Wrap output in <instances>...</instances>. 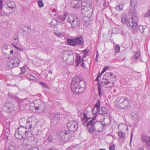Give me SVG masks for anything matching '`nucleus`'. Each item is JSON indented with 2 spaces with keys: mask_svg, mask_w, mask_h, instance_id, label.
I'll return each mask as SVG.
<instances>
[{
  "mask_svg": "<svg viewBox=\"0 0 150 150\" xmlns=\"http://www.w3.org/2000/svg\"><path fill=\"white\" fill-rule=\"evenodd\" d=\"M82 17L81 18V19L83 24H85L86 23L87 21H89V17L86 16H85L84 15H82Z\"/></svg>",
  "mask_w": 150,
  "mask_h": 150,
  "instance_id": "nucleus-19",
  "label": "nucleus"
},
{
  "mask_svg": "<svg viewBox=\"0 0 150 150\" xmlns=\"http://www.w3.org/2000/svg\"><path fill=\"white\" fill-rule=\"evenodd\" d=\"M108 68L107 67H104L103 68V70L101 71V73L100 74H103L106 71V69Z\"/></svg>",
  "mask_w": 150,
  "mask_h": 150,
  "instance_id": "nucleus-49",
  "label": "nucleus"
},
{
  "mask_svg": "<svg viewBox=\"0 0 150 150\" xmlns=\"http://www.w3.org/2000/svg\"><path fill=\"white\" fill-rule=\"evenodd\" d=\"M52 13L54 15H56V9H53L52 10Z\"/></svg>",
  "mask_w": 150,
  "mask_h": 150,
  "instance_id": "nucleus-51",
  "label": "nucleus"
},
{
  "mask_svg": "<svg viewBox=\"0 0 150 150\" xmlns=\"http://www.w3.org/2000/svg\"><path fill=\"white\" fill-rule=\"evenodd\" d=\"M102 75V74L100 73L97 75L96 79L95 80V81H99V78Z\"/></svg>",
  "mask_w": 150,
  "mask_h": 150,
  "instance_id": "nucleus-47",
  "label": "nucleus"
},
{
  "mask_svg": "<svg viewBox=\"0 0 150 150\" xmlns=\"http://www.w3.org/2000/svg\"><path fill=\"white\" fill-rule=\"evenodd\" d=\"M38 6L40 8H41L44 6L43 3L41 0H39L38 1Z\"/></svg>",
  "mask_w": 150,
  "mask_h": 150,
  "instance_id": "nucleus-34",
  "label": "nucleus"
},
{
  "mask_svg": "<svg viewBox=\"0 0 150 150\" xmlns=\"http://www.w3.org/2000/svg\"><path fill=\"white\" fill-rule=\"evenodd\" d=\"M137 4V0H131L129 12L132 16V18L127 19V16L125 15H122L121 17L122 23L125 24H127L128 26L132 28L134 31L136 30L138 28V25L137 23V15L135 9V6Z\"/></svg>",
  "mask_w": 150,
  "mask_h": 150,
  "instance_id": "nucleus-1",
  "label": "nucleus"
},
{
  "mask_svg": "<svg viewBox=\"0 0 150 150\" xmlns=\"http://www.w3.org/2000/svg\"><path fill=\"white\" fill-rule=\"evenodd\" d=\"M84 60L83 59H82V61L81 62V66L83 67H84L85 66H84V62H83Z\"/></svg>",
  "mask_w": 150,
  "mask_h": 150,
  "instance_id": "nucleus-56",
  "label": "nucleus"
},
{
  "mask_svg": "<svg viewBox=\"0 0 150 150\" xmlns=\"http://www.w3.org/2000/svg\"><path fill=\"white\" fill-rule=\"evenodd\" d=\"M90 7V9H88V8H85L83 7V8H81V12L82 13L81 14V15H83L84 14H85V12L87 11H88L89 10H91V8H92L91 6H89Z\"/></svg>",
  "mask_w": 150,
  "mask_h": 150,
  "instance_id": "nucleus-28",
  "label": "nucleus"
},
{
  "mask_svg": "<svg viewBox=\"0 0 150 150\" xmlns=\"http://www.w3.org/2000/svg\"><path fill=\"white\" fill-rule=\"evenodd\" d=\"M118 106L122 108H125L130 105L129 100L126 97H122L118 100Z\"/></svg>",
  "mask_w": 150,
  "mask_h": 150,
  "instance_id": "nucleus-6",
  "label": "nucleus"
},
{
  "mask_svg": "<svg viewBox=\"0 0 150 150\" xmlns=\"http://www.w3.org/2000/svg\"><path fill=\"white\" fill-rule=\"evenodd\" d=\"M86 87L85 81L81 76H75L73 77L71 83V89L75 94L82 93L83 89Z\"/></svg>",
  "mask_w": 150,
  "mask_h": 150,
  "instance_id": "nucleus-2",
  "label": "nucleus"
},
{
  "mask_svg": "<svg viewBox=\"0 0 150 150\" xmlns=\"http://www.w3.org/2000/svg\"><path fill=\"white\" fill-rule=\"evenodd\" d=\"M68 21L71 24L72 28H77L80 25L79 20L76 15L73 14L69 15L68 18Z\"/></svg>",
  "mask_w": 150,
  "mask_h": 150,
  "instance_id": "nucleus-4",
  "label": "nucleus"
},
{
  "mask_svg": "<svg viewBox=\"0 0 150 150\" xmlns=\"http://www.w3.org/2000/svg\"><path fill=\"white\" fill-rule=\"evenodd\" d=\"M9 150H14V148L12 146H10L9 147Z\"/></svg>",
  "mask_w": 150,
  "mask_h": 150,
  "instance_id": "nucleus-58",
  "label": "nucleus"
},
{
  "mask_svg": "<svg viewBox=\"0 0 150 150\" xmlns=\"http://www.w3.org/2000/svg\"><path fill=\"white\" fill-rule=\"evenodd\" d=\"M98 57H96V58H95L96 61L97 62H98Z\"/></svg>",
  "mask_w": 150,
  "mask_h": 150,
  "instance_id": "nucleus-63",
  "label": "nucleus"
},
{
  "mask_svg": "<svg viewBox=\"0 0 150 150\" xmlns=\"http://www.w3.org/2000/svg\"><path fill=\"white\" fill-rule=\"evenodd\" d=\"M139 113L137 112L135 113H134L132 115V118L135 120H137L139 117Z\"/></svg>",
  "mask_w": 150,
  "mask_h": 150,
  "instance_id": "nucleus-25",
  "label": "nucleus"
},
{
  "mask_svg": "<svg viewBox=\"0 0 150 150\" xmlns=\"http://www.w3.org/2000/svg\"><path fill=\"white\" fill-rule=\"evenodd\" d=\"M11 60L15 67L18 66L20 62V59L16 57H14Z\"/></svg>",
  "mask_w": 150,
  "mask_h": 150,
  "instance_id": "nucleus-13",
  "label": "nucleus"
},
{
  "mask_svg": "<svg viewBox=\"0 0 150 150\" xmlns=\"http://www.w3.org/2000/svg\"><path fill=\"white\" fill-rule=\"evenodd\" d=\"M3 1L2 0H0V9L2 8Z\"/></svg>",
  "mask_w": 150,
  "mask_h": 150,
  "instance_id": "nucleus-53",
  "label": "nucleus"
},
{
  "mask_svg": "<svg viewBox=\"0 0 150 150\" xmlns=\"http://www.w3.org/2000/svg\"><path fill=\"white\" fill-rule=\"evenodd\" d=\"M92 8H91V10H89L86 11L85 12V14L84 15L85 16H86L89 17L91 16L92 15Z\"/></svg>",
  "mask_w": 150,
  "mask_h": 150,
  "instance_id": "nucleus-21",
  "label": "nucleus"
},
{
  "mask_svg": "<svg viewBox=\"0 0 150 150\" xmlns=\"http://www.w3.org/2000/svg\"><path fill=\"white\" fill-rule=\"evenodd\" d=\"M95 129V126H92L89 128L88 131L91 133H93Z\"/></svg>",
  "mask_w": 150,
  "mask_h": 150,
  "instance_id": "nucleus-36",
  "label": "nucleus"
},
{
  "mask_svg": "<svg viewBox=\"0 0 150 150\" xmlns=\"http://www.w3.org/2000/svg\"><path fill=\"white\" fill-rule=\"evenodd\" d=\"M7 6L8 8L11 9H13L15 7V3L12 1H11L7 4Z\"/></svg>",
  "mask_w": 150,
  "mask_h": 150,
  "instance_id": "nucleus-22",
  "label": "nucleus"
},
{
  "mask_svg": "<svg viewBox=\"0 0 150 150\" xmlns=\"http://www.w3.org/2000/svg\"><path fill=\"white\" fill-rule=\"evenodd\" d=\"M95 107H94V108H93L92 109V112H93V114H94V113H93V111H94V109H95ZM96 113L95 114V115H96Z\"/></svg>",
  "mask_w": 150,
  "mask_h": 150,
  "instance_id": "nucleus-61",
  "label": "nucleus"
},
{
  "mask_svg": "<svg viewBox=\"0 0 150 150\" xmlns=\"http://www.w3.org/2000/svg\"><path fill=\"white\" fill-rule=\"evenodd\" d=\"M150 16V10H149L148 12L146 13L145 15V16L146 17H148Z\"/></svg>",
  "mask_w": 150,
  "mask_h": 150,
  "instance_id": "nucleus-50",
  "label": "nucleus"
},
{
  "mask_svg": "<svg viewBox=\"0 0 150 150\" xmlns=\"http://www.w3.org/2000/svg\"><path fill=\"white\" fill-rule=\"evenodd\" d=\"M120 46L118 45H116L115 48V51L116 53H119L120 52Z\"/></svg>",
  "mask_w": 150,
  "mask_h": 150,
  "instance_id": "nucleus-42",
  "label": "nucleus"
},
{
  "mask_svg": "<svg viewBox=\"0 0 150 150\" xmlns=\"http://www.w3.org/2000/svg\"><path fill=\"white\" fill-rule=\"evenodd\" d=\"M88 121V120L86 118H82V123L84 125H85V123H86Z\"/></svg>",
  "mask_w": 150,
  "mask_h": 150,
  "instance_id": "nucleus-44",
  "label": "nucleus"
},
{
  "mask_svg": "<svg viewBox=\"0 0 150 150\" xmlns=\"http://www.w3.org/2000/svg\"><path fill=\"white\" fill-rule=\"evenodd\" d=\"M82 59L80 56L79 55H76V64L75 65L76 67L78 66L80 63H81Z\"/></svg>",
  "mask_w": 150,
  "mask_h": 150,
  "instance_id": "nucleus-18",
  "label": "nucleus"
},
{
  "mask_svg": "<svg viewBox=\"0 0 150 150\" xmlns=\"http://www.w3.org/2000/svg\"><path fill=\"white\" fill-rule=\"evenodd\" d=\"M40 84L42 87L44 88L49 89V87H48L45 83L41 82L40 83Z\"/></svg>",
  "mask_w": 150,
  "mask_h": 150,
  "instance_id": "nucleus-38",
  "label": "nucleus"
},
{
  "mask_svg": "<svg viewBox=\"0 0 150 150\" xmlns=\"http://www.w3.org/2000/svg\"><path fill=\"white\" fill-rule=\"evenodd\" d=\"M100 106V100H97L96 103L95 104V107L97 108V111H98L99 109V108Z\"/></svg>",
  "mask_w": 150,
  "mask_h": 150,
  "instance_id": "nucleus-30",
  "label": "nucleus"
},
{
  "mask_svg": "<svg viewBox=\"0 0 150 150\" xmlns=\"http://www.w3.org/2000/svg\"><path fill=\"white\" fill-rule=\"evenodd\" d=\"M108 80L106 81L105 79H103L101 85L105 88H109L112 87L116 79L115 75V74L112 75L111 77H109Z\"/></svg>",
  "mask_w": 150,
  "mask_h": 150,
  "instance_id": "nucleus-3",
  "label": "nucleus"
},
{
  "mask_svg": "<svg viewBox=\"0 0 150 150\" xmlns=\"http://www.w3.org/2000/svg\"><path fill=\"white\" fill-rule=\"evenodd\" d=\"M67 42L69 45L74 46L81 45V42L80 38L78 37L74 39H68Z\"/></svg>",
  "mask_w": 150,
  "mask_h": 150,
  "instance_id": "nucleus-8",
  "label": "nucleus"
},
{
  "mask_svg": "<svg viewBox=\"0 0 150 150\" xmlns=\"http://www.w3.org/2000/svg\"><path fill=\"white\" fill-rule=\"evenodd\" d=\"M53 137L51 135H49L47 137V140L50 143H52L53 141Z\"/></svg>",
  "mask_w": 150,
  "mask_h": 150,
  "instance_id": "nucleus-37",
  "label": "nucleus"
},
{
  "mask_svg": "<svg viewBox=\"0 0 150 150\" xmlns=\"http://www.w3.org/2000/svg\"><path fill=\"white\" fill-rule=\"evenodd\" d=\"M142 139L146 147L150 149V136H148L146 134H143L142 135Z\"/></svg>",
  "mask_w": 150,
  "mask_h": 150,
  "instance_id": "nucleus-9",
  "label": "nucleus"
},
{
  "mask_svg": "<svg viewBox=\"0 0 150 150\" xmlns=\"http://www.w3.org/2000/svg\"><path fill=\"white\" fill-rule=\"evenodd\" d=\"M67 126L69 130L73 132L76 131L78 128L77 123L74 120L69 121L67 123Z\"/></svg>",
  "mask_w": 150,
  "mask_h": 150,
  "instance_id": "nucleus-7",
  "label": "nucleus"
},
{
  "mask_svg": "<svg viewBox=\"0 0 150 150\" xmlns=\"http://www.w3.org/2000/svg\"><path fill=\"white\" fill-rule=\"evenodd\" d=\"M53 116L54 117V120L57 121L60 115L57 113H55L53 114Z\"/></svg>",
  "mask_w": 150,
  "mask_h": 150,
  "instance_id": "nucleus-31",
  "label": "nucleus"
},
{
  "mask_svg": "<svg viewBox=\"0 0 150 150\" xmlns=\"http://www.w3.org/2000/svg\"><path fill=\"white\" fill-rule=\"evenodd\" d=\"M71 137V133L68 130H62L58 135V139L64 142H67Z\"/></svg>",
  "mask_w": 150,
  "mask_h": 150,
  "instance_id": "nucleus-5",
  "label": "nucleus"
},
{
  "mask_svg": "<svg viewBox=\"0 0 150 150\" xmlns=\"http://www.w3.org/2000/svg\"><path fill=\"white\" fill-rule=\"evenodd\" d=\"M18 130L20 133L22 134H26V136L28 135V132H30L29 130H27L25 127L21 126L17 128Z\"/></svg>",
  "mask_w": 150,
  "mask_h": 150,
  "instance_id": "nucleus-12",
  "label": "nucleus"
},
{
  "mask_svg": "<svg viewBox=\"0 0 150 150\" xmlns=\"http://www.w3.org/2000/svg\"><path fill=\"white\" fill-rule=\"evenodd\" d=\"M1 15V16H5L6 14L10 13L8 11V9L6 8L2 7V8L0 9Z\"/></svg>",
  "mask_w": 150,
  "mask_h": 150,
  "instance_id": "nucleus-16",
  "label": "nucleus"
},
{
  "mask_svg": "<svg viewBox=\"0 0 150 150\" xmlns=\"http://www.w3.org/2000/svg\"><path fill=\"white\" fill-rule=\"evenodd\" d=\"M66 55L68 56L69 54L67 52H65L63 54L62 57L63 59L65 61H67V58H66L65 57V56H66Z\"/></svg>",
  "mask_w": 150,
  "mask_h": 150,
  "instance_id": "nucleus-40",
  "label": "nucleus"
},
{
  "mask_svg": "<svg viewBox=\"0 0 150 150\" xmlns=\"http://www.w3.org/2000/svg\"><path fill=\"white\" fill-rule=\"evenodd\" d=\"M36 104L34 103V107L36 110H39L41 112L42 111L43 108H44V105L41 102L38 101L35 102Z\"/></svg>",
  "mask_w": 150,
  "mask_h": 150,
  "instance_id": "nucleus-10",
  "label": "nucleus"
},
{
  "mask_svg": "<svg viewBox=\"0 0 150 150\" xmlns=\"http://www.w3.org/2000/svg\"><path fill=\"white\" fill-rule=\"evenodd\" d=\"M66 17H67V16H66V15L64 14V15L62 16H61L60 17V18L62 21H64L65 20Z\"/></svg>",
  "mask_w": 150,
  "mask_h": 150,
  "instance_id": "nucleus-46",
  "label": "nucleus"
},
{
  "mask_svg": "<svg viewBox=\"0 0 150 150\" xmlns=\"http://www.w3.org/2000/svg\"><path fill=\"white\" fill-rule=\"evenodd\" d=\"M21 73H23L25 72V69L24 67H23L21 68Z\"/></svg>",
  "mask_w": 150,
  "mask_h": 150,
  "instance_id": "nucleus-48",
  "label": "nucleus"
},
{
  "mask_svg": "<svg viewBox=\"0 0 150 150\" xmlns=\"http://www.w3.org/2000/svg\"><path fill=\"white\" fill-rule=\"evenodd\" d=\"M96 117L97 116L96 115L91 120L94 122L96 119Z\"/></svg>",
  "mask_w": 150,
  "mask_h": 150,
  "instance_id": "nucleus-59",
  "label": "nucleus"
},
{
  "mask_svg": "<svg viewBox=\"0 0 150 150\" xmlns=\"http://www.w3.org/2000/svg\"><path fill=\"white\" fill-rule=\"evenodd\" d=\"M82 115V113L81 112H79L78 113V116Z\"/></svg>",
  "mask_w": 150,
  "mask_h": 150,
  "instance_id": "nucleus-62",
  "label": "nucleus"
},
{
  "mask_svg": "<svg viewBox=\"0 0 150 150\" xmlns=\"http://www.w3.org/2000/svg\"><path fill=\"white\" fill-rule=\"evenodd\" d=\"M115 146L114 144H113L110 146L109 149L110 150H114L115 148Z\"/></svg>",
  "mask_w": 150,
  "mask_h": 150,
  "instance_id": "nucleus-45",
  "label": "nucleus"
},
{
  "mask_svg": "<svg viewBox=\"0 0 150 150\" xmlns=\"http://www.w3.org/2000/svg\"><path fill=\"white\" fill-rule=\"evenodd\" d=\"M98 113L100 114L104 115L107 112V109L106 107H103L99 109Z\"/></svg>",
  "mask_w": 150,
  "mask_h": 150,
  "instance_id": "nucleus-17",
  "label": "nucleus"
},
{
  "mask_svg": "<svg viewBox=\"0 0 150 150\" xmlns=\"http://www.w3.org/2000/svg\"><path fill=\"white\" fill-rule=\"evenodd\" d=\"M140 53L139 52H137L135 55L134 58L136 59H138L140 56Z\"/></svg>",
  "mask_w": 150,
  "mask_h": 150,
  "instance_id": "nucleus-41",
  "label": "nucleus"
},
{
  "mask_svg": "<svg viewBox=\"0 0 150 150\" xmlns=\"http://www.w3.org/2000/svg\"><path fill=\"white\" fill-rule=\"evenodd\" d=\"M113 74L111 73V72H106L104 76L103 79H105L106 80H108V77H111V76Z\"/></svg>",
  "mask_w": 150,
  "mask_h": 150,
  "instance_id": "nucleus-20",
  "label": "nucleus"
},
{
  "mask_svg": "<svg viewBox=\"0 0 150 150\" xmlns=\"http://www.w3.org/2000/svg\"><path fill=\"white\" fill-rule=\"evenodd\" d=\"M32 122L31 121H27L26 125V129L27 128L31 129L32 128Z\"/></svg>",
  "mask_w": 150,
  "mask_h": 150,
  "instance_id": "nucleus-26",
  "label": "nucleus"
},
{
  "mask_svg": "<svg viewBox=\"0 0 150 150\" xmlns=\"http://www.w3.org/2000/svg\"><path fill=\"white\" fill-rule=\"evenodd\" d=\"M14 135L17 139H21L25 137L26 136V134H22L21 133H20L19 132L18 130V131L15 130Z\"/></svg>",
  "mask_w": 150,
  "mask_h": 150,
  "instance_id": "nucleus-11",
  "label": "nucleus"
},
{
  "mask_svg": "<svg viewBox=\"0 0 150 150\" xmlns=\"http://www.w3.org/2000/svg\"><path fill=\"white\" fill-rule=\"evenodd\" d=\"M83 117L82 118H87V115L85 113H83Z\"/></svg>",
  "mask_w": 150,
  "mask_h": 150,
  "instance_id": "nucleus-57",
  "label": "nucleus"
},
{
  "mask_svg": "<svg viewBox=\"0 0 150 150\" xmlns=\"http://www.w3.org/2000/svg\"><path fill=\"white\" fill-rule=\"evenodd\" d=\"M57 20L56 19H53L52 20L51 22L50 23V24L51 25L54 26L55 25L57 24Z\"/></svg>",
  "mask_w": 150,
  "mask_h": 150,
  "instance_id": "nucleus-33",
  "label": "nucleus"
},
{
  "mask_svg": "<svg viewBox=\"0 0 150 150\" xmlns=\"http://www.w3.org/2000/svg\"><path fill=\"white\" fill-rule=\"evenodd\" d=\"M42 112H43L49 114L50 112V109L48 108H43L42 111Z\"/></svg>",
  "mask_w": 150,
  "mask_h": 150,
  "instance_id": "nucleus-32",
  "label": "nucleus"
},
{
  "mask_svg": "<svg viewBox=\"0 0 150 150\" xmlns=\"http://www.w3.org/2000/svg\"><path fill=\"white\" fill-rule=\"evenodd\" d=\"M118 134L119 137L122 139H124L125 138V133L122 131H119L118 132Z\"/></svg>",
  "mask_w": 150,
  "mask_h": 150,
  "instance_id": "nucleus-27",
  "label": "nucleus"
},
{
  "mask_svg": "<svg viewBox=\"0 0 150 150\" xmlns=\"http://www.w3.org/2000/svg\"><path fill=\"white\" fill-rule=\"evenodd\" d=\"M6 67L7 69H10L15 67L13 64L11 60L7 62L6 65Z\"/></svg>",
  "mask_w": 150,
  "mask_h": 150,
  "instance_id": "nucleus-15",
  "label": "nucleus"
},
{
  "mask_svg": "<svg viewBox=\"0 0 150 150\" xmlns=\"http://www.w3.org/2000/svg\"><path fill=\"white\" fill-rule=\"evenodd\" d=\"M116 9L118 11L121 10V8H120V6H119V5L117 6L116 7Z\"/></svg>",
  "mask_w": 150,
  "mask_h": 150,
  "instance_id": "nucleus-52",
  "label": "nucleus"
},
{
  "mask_svg": "<svg viewBox=\"0 0 150 150\" xmlns=\"http://www.w3.org/2000/svg\"><path fill=\"white\" fill-rule=\"evenodd\" d=\"M117 30V28H112V33H117L116 32H114V30Z\"/></svg>",
  "mask_w": 150,
  "mask_h": 150,
  "instance_id": "nucleus-55",
  "label": "nucleus"
},
{
  "mask_svg": "<svg viewBox=\"0 0 150 150\" xmlns=\"http://www.w3.org/2000/svg\"><path fill=\"white\" fill-rule=\"evenodd\" d=\"M83 55L82 59H83V58H85L87 54L88 53V52L86 50L83 51Z\"/></svg>",
  "mask_w": 150,
  "mask_h": 150,
  "instance_id": "nucleus-39",
  "label": "nucleus"
},
{
  "mask_svg": "<svg viewBox=\"0 0 150 150\" xmlns=\"http://www.w3.org/2000/svg\"><path fill=\"white\" fill-rule=\"evenodd\" d=\"M54 34L55 35H56L58 37H62L63 36V35L62 34H60L59 32H57V33L54 32Z\"/></svg>",
  "mask_w": 150,
  "mask_h": 150,
  "instance_id": "nucleus-43",
  "label": "nucleus"
},
{
  "mask_svg": "<svg viewBox=\"0 0 150 150\" xmlns=\"http://www.w3.org/2000/svg\"><path fill=\"white\" fill-rule=\"evenodd\" d=\"M27 78L29 79L32 80H35L36 78L35 77L33 76L32 75L30 74H28L27 76Z\"/></svg>",
  "mask_w": 150,
  "mask_h": 150,
  "instance_id": "nucleus-29",
  "label": "nucleus"
},
{
  "mask_svg": "<svg viewBox=\"0 0 150 150\" xmlns=\"http://www.w3.org/2000/svg\"><path fill=\"white\" fill-rule=\"evenodd\" d=\"M98 95L99 96H102V93L101 92V89L100 87V85L99 83H98Z\"/></svg>",
  "mask_w": 150,
  "mask_h": 150,
  "instance_id": "nucleus-35",
  "label": "nucleus"
},
{
  "mask_svg": "<svg viewBox=\"0 0 150 150\" xmlns=\"http://www.w3.org/2000/svg\"><path fill=\"white\" fill-rule=\"evenodd\" d=\"M96 122H94L91 120L89 121L86 125V127H88V126L90 125L91 126H94Z\"/></svg>",
  "mask_w": 150,
  "mask_h": 150,
  "instance_id": "nucleus-23",
  "label": "nucleus"
},
{
  "mask_svg": "<svg viewBox=\"0 0 150 150\" xmlns=\"http://www.w3.org/2000/svg\"><path fill=\"white\" fill-rule=\"evenodd\" d=\"M146 25H140L139 27V29L140 32L143 33L144 32V29L146 28Z\"/></svg>",
  "mask_w": 150,
  "mask_h": 150,
  "instance_id": "nucleus-24",
  "label": "nucleus"
},
{
  "mask_svg": "<svg viewBox=\"0 0 150 150\" xmlns=\"http://www.w3.org/2000/svg\"><path fill=\"white\" fill-rule=\"evenodd\" d=\"M91 2L90 1L88 2V3H87L86 2H83L82 3L81 8L83 9L84 7L90 9V7L89 6H91Z\"/></svg>",
  "mask_w": 150,
  "mask_h": 150,
  "instance_id": "nucleus-14",
  "label": "nucleus"
},
{
  "mask_svg": "<svg viewBox=\"0 0 150 150\" xmlns=\"http://www.w3.org/2000/svg\"><path fill=\"white\" fill-rule=\"evenodd\" d=\"M13 46L15 47V48H16V49H18V50H21L20 48L19 47H18L16 46L15 45H14Z\"/></svg>",
  "mask_w": 150,
  "mask_h": 150,
  "instance_id": "nucleus-60",
  "label": "nucleus"
},
{
  "mask_svg": "<svg viewBox=\"0 0 150 150\" xmlns=\"http://www.w3.org/2000/svg\"><path fill=\"white\" fill-rule=\"evenodd\" d=\"M99 56L98 53V51L96 52V57H98Z\"/></svg>",
  "mask_w": 150,
  "mask_h": 150,
  "instance_id": "nucleus-64",
  "label": "nucleus"
},
{
  "mask_svg": "<svg viewBox=\"0 0 150 150\" xmlns=\"http://www.w3.org/2000/svg\"><path fill=\"white\" fill-rule=\"evenodd\" d=\"M119 6H120L121 10H122L123 7L124 6V4L123 3H121L119 4Z\"/></svg>",
  "mask_w": 150,
  "mask_h": 150,
  "instance_id": "nucleus-54",
  "label": "nucleus"
}]
</instances>
